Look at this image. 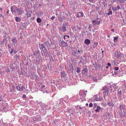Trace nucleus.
<instances>
[{"mask_svg": "<svg viewBox=\"0 0 126 126\" xmlns=\"http://www.w3.org/2000/svg\"><path fill=\"white\" fill-rule=\"evenodd\" d=\"M117 89V87L115 84H113L112 86H104L103 87L100 92H101L104 95V97L107 95H110V92L112 93L115 91Z\"/></svg>", "mask_w": 126, "mask_h": 126, "instance_id": "obj_1", "label": "nucleus"}, {"mask_svg": "<svg viewBox=\"0 0 126 126\" xmlns=\"http://www.w3.org/2000/svg\"><path fill=\"white\" fill-rule=\"evenodd\" d=\"M87 91H84L83 90H81L79 92V94L80 97V99L82 101H83L84 100H86L84 99L86 97Z\"/></svg>", "mask_w": 126, "mask_h": 126, "instance_id": "obj_2", "label": "nucleus"}, {"mask_svg": "<svg viewBox=\"0 0 126 126\" xmlns=\"http://www.w3.org/2000/svg\"><path fill=\"white\" fill-rule=\"evenodd\" d=\"M16 11L18 15H20L23 14L24 11L22 8H19L16 9Z\"/></svg>", "mask_w": 126, "mask_h": 126, "instance_id": "obj_3", "label": "nucleus"}, {"mask_svg": "<svg viewBox=\"0 0 126 126\" xmlns=\"http://www.w3.org/2000/svg\"><path fill=\"white\" fill-rule=\"evenodd\" d=\"M7 68L6 71L7 73H8L10 72V71L13 72L14 69H15V67L12 66L11 64H10L8 67H7Z\"/></svg>", "mask_w": 126, "mask_h": 126, "instance_id": "obj_4", "label": "nucleus"}, {"mask_svg": "<svg viewBox=\"0 0 126 126\" xmlns=\"http://www.w3.org/2000/svg\"><path fill=\"white\" fill-rule=\"evenodd\" d=\"M17 8L16 5H13L11 7V12L13 14V12L15 13L16 11V9Z\"/></svg>", "mask_w": 126, "mask_h": 126, "instance_id": "obj_5", "label": "nucleus"}, {"mask_svg": "<svg viewBox=\"0 0 126 126\" xmlns=\"http://www.w3.org/2000/svg\"><path fill=\"white\" fill-rule=\"evenodd\" d=\"M41 89V91L43 92V93L44 92H46L47 93L50 92V91H47V88L44 85L42 86Z\"/></svg>", "mask_w": 126, "mask_h": 126, "instance_id": "obj_6", "label": "nucleus"}, {"mask_svg": "<svg viewBox=\"0 0 126 126\" xmlns=\"http://www.w3.org/2000/svg\"><path fill=\"white\" fill-rule=\"evenodd\" d=\"M60 44L63 47H66L68 46L67 43L63 41L61 42Z\"/></svg>", "mask_w": 126, "mask_h": 126, "instance_id": "obj_7", "label": "nucleus"}, {"mask_svg": "<svg viewBox=\"0 0 126 126\" xmlns=\"http://www.w3.org/2000/svg\"><path fill=\"white\" fill-rule=\"evenodd\" d=\"M77 16L78 18H79L80 17H83L84 15L82 12H79L77 13Z\"/></svg>", "mask_w": 126, "mask_h": 126, "instance_id": "obj_8", "label": "nucleus"}, {"mask_svg": "<svg viewBox=\"0 0 126 126\" xmlns=\"http://www.w3.org/2000/svg\"><path fill=\"white\" fill-rule=\"evenodd\" d=\"M119 109L122 112V110H124L125 109V106L124 105H119Z\"/></svg>", "mask_w": 126, "mask_h": 126, "instance_id": "obj_9", "label": "nucleus"}, {"mask_svg": "<svg viewBox=\"0 0 126 126\" xmlns=\"http://www.w3.org/2000/svg\"><path fill=\"white\" fill-rule=\"evenodd\" d=\"M32 12V11L30 10L26 14V16L27 17L29 18L31 16V15Z\"/></svg>", "mask_w": 126, "mask_h": 126, "instance_id": "obj_10", "label": "nucleus"}, {"mask_svg": "<svg viewBox=\"0 0 126 126\" xmlns=\"http://www.w3.org/2000/svg\"><path fill=\"white\" fill-rule=\"evenodd\" d=\"M94 99L96 101H99L101 99V98L98 97L97 95H94Z\"/></svg>", "mask_w": 126, "mask_h": 126, "instance_id": "obj_11", "label": "nucleus"}, {"mask_svg": "<svg viewBox=\"0 0 126 126\" xmlns=\"http://www.w3.org/2000/svg\"><path fill=\"white\" fill-rule=\"evenodd\" d=\"M40 104L41 109H42L44 110L46 107V105L44 103H43L41 102L40 103Z\"/></svg>", "mask_w": 126, "mask_h": 126, "instance_id": "obj_12", "label": "nucleus"}, {"mask_svg": "<svg viewBox=\"0 0 126 126\" xmlns=\"http://www.w3.org/2000/svg\"><path fill=\"white\" fill-rule=\"evenodd\" d=\"M66 27L64 26V24H63V26L62 27L61 30L63 32H64L66 31Z\"/></svg>", "mask_w": 126, "mask_h": 126, "instance_id": "obj_13", "label": "nucleus"}, {"mask_svg": "<svg viewBox=\"0 0 126 126\" xmlns=\"http://www.w3.org/2000/svg\"><path fill=\"white\" fill-rule=\"evenodd\" d=\"M90 42L91 41L89 39H87L85 40L84 43L86 44L89 45L90 43Z\"/></svg>", "mask_w": 126, "mask_h": 126, "instance_id": "obj_14", "label": "nucleus"}, {"mask_svg": "<svg viewBox=\"0 0 126 126\" xmlns=\"http://www.w3.org/2000/svg\"><path fill=\"white\" fill-rule=\"evenodd\" d=\"M12 41L13 42V43L14 45L15 46L16 44L17 43V40H16V38H15L13 39H12Z\"/></svg>", "mask_w": 126, "mask_h": 126, "instance_id": "obj_15", "label": "nucleus"}, {"mask_svg": "<svg viewBox=\"0 0 126 126\" xmlns=\"http://www.w3.org/2000/svg\"><path fill=\"white\" fill-rule=\"evenodd\" d=\"M58 19L60 22H61L63 20V19L61 17V15H60L58 16Z\"/></svg>", "mask_w": 126, "mask_h": 126, "instance_id": "obj_16", "label": "nucleus"}, {"mask_svg": "<svg viewBox=\"0 0 126 126\" xmlns=\"http://www.w3.org/2000/svg\"><path fill=\"white\" fill-rule=\"evenodd\" d=\"M61 77H64L65 76L66 74L64 71L61 72Z\"/></svg>", "mask_w": 126, "mask_h": 126, "instance_id": "obj_17", "label": "nucleus"}, {"mask_svg": "<svg viewBox=\"0 0 126 126\" xmlns=\"http://www.w3.org/2000/svg\"><path fill=\"white\" fill-rule=\"evenodd\" d=\"M15 19L16 21L17 22H20L21 20L20 18L18 17H16Z\"/></svg>", "mask_w": 126, "mask_h": 126, "instance_id": "obj_18", "label": "nucleus"}, {"mask_svg": "<svg viewBox=\"0 0 126 126\" xmlns=\"http://www.w3.org/2000/svg\"><path fill=\"white\" fill-rule=\"evenodd\" d=\"M108 104L109 106H113V105L112 101L108 102Z\"/></svg>", "mask_w": 126, "mask_h": 126, "instance_id": "obj_19", "label": "nucleus"}, {"mask_svg": "<svg viewBox=\"0 0 126 126\" xmlns=\"http://www.w3.org/2000/svg\"><path fill=\"white\" fill-rule=\"evenodd\" d=\"M20 87H21V88H20V92L23 91L25 89V87L23 85H20Z\"/></svg>", "mask_w": 126, "mask_h": 126, "instance_id": "obj_20", "label": "nucleus"}, {"mask_svg": "<svg viewBox=\"0 0 126 126\" xmlns=\"http://www.w3.org/2000/svg\"><path fill=\"white\" fill-rule=\"evenodd\" d=\"M101 107L100 106H97V109H96L95 111L96 112H99L100 109Z\"/></svg>", "mask_w": 126, "mask_h": 126, "instance_id": "obj_21", "label": "nucleus"}, {"mask_svg": "<svg viewBox=\"0 0 126 126\" xmlns=\"http://www.w3.org/2000/svg\"><path fill=\"white\" fill-rule=\"evenodd\" d=\"M117 58H121L120 57L122 55V54L120 53V52H117Z\"/></svg>", "mask_w": 126, "mask_h": 126, "instance_id": "obj_22", "label": "nucleus"}, {"mask_svg": "<svg viewBox=\"0 0 126 126\" xmlns=\"http://www.w3.org/2000/svg\"><path fill=\"white\" fill-rule=\"evenodd\" d=\"M88 72V69L87 68H85L82 71V73H86Z\"/></svg>", "mask_w": 126, "mask_h": 126, "instance_id": "obj_23", "label": "nucleus"}, {"mask_svg": "<svg viewBox=\"0 0 126 126\" xmlns=\"http://www.w3.org/2000/svg\"><path fill=\"white\" fill-rule=\"evenodd\" d=\"M120 9V7L119 5H118L115 8L114 11H116L117 10H119Z\"/></svg>", "mask_w": 126, "mask_h": 126, "instance_id": "obj_24", "label": "nucleus"}, {"mask_svg": "<svg viewBox=\"0 0 126 126\" xmlns=\"http://www.w3.org/2000/svg\"><path fill=\"white\" fill-rule=\"evenodd\" d=\"M81 108L79 106H77L76 107V109H77L79 110V112H80V110H81Z\"/></svg>", "mask_w": 126, "mask_h": 126, "instance_id": "obj_25", "label": "nucleus"}, {"mask_svg": "<svg viewBox=\"0 0 126 126\" xmlns=\"http://www.w3.org/2000/svg\"><path fill=\"white\" fill-rule=\"evenodd\" d=\"M100 23V21H96L95 22V23H94V24H95V25H94L96 26V25H98Z\"/></svg>", "mask_w": 126, "mask_h": 126, "instance_id": "obj_26", "label": "nucleus"}, {"mask_svg": "<svg viewBox=\"0 0 126 126\" xmlns=\"http://www.w3.org/2000/svg\"><path fill=\"white\" fill-rule=\"evenodd\" d=\"M16 88L18 91H20V88H21V87H20V86H16Z\"/></svg>", "mask_w": 126, "mask_h": 126, "instance_id": "obj_27", "label": "nucleus"}, {"mask_svg": "<svg viewBox=\"0 0 126 126\" xmlns=\"http://www.w3.org/2000/svg\"><path fill=\"white\" fill-rule=\"evenodd\" d=\"M94 47H95L96 46H97V45H98V43L97 42H94Z\"/></svg>", "mask_w": 126, "mask_h": 126, "instance_id": "obj_28", "label": "nucleus"}, {"mask_svg": "<svg viewBox=\"0 0 126 126\" xmlns=\"http://www.w3.org/2000/svg\"><path fill=\"white\" fill-rule=\"evenodd\" d=\"M92 78L94 81L96 82L97 81V79H96V77H92Z\"/></svg>", "mask_w": 126, "mask_h": 126, "instance_id": "obj_29", "label": "nucleus"}, {"mask_svg": "<svg viewBox=\"0 0 126 126\" xmlns=\"http://www.w3.org/2000/svg\"><path fill=\"white\" fill-rule=\"evenodd\" d=\"M122 94V92L121 91H120L118 92V95L119 96H120Z\"/></svg>", "mask_w": 126, "mask_h": 126, "instance_id": "obj_30", "label": "nucleus"}, {"mask_svg": "<svg viewBox=\"0 0 126 126\" xmlns=\"http://www.w3.org/2000/svg\"><path fill=\"white\" fill-rule=\"evenodd\" d=\"M120 3H122L124 2L126 0H118Z\"/></svg>", "mask_w": 126, "mask_h": 126, "instance_id": "obj_31", "label": "nucleus"}, {"mask_svg": "<svg viewBox=\"0 0 126 126\" xmlns=\"http://www.w3.org/2000/svg\"><path fill=\"white\" fill-rule=\"evenodd\" d=\"M76 71L78 73H79L80 72V70L79 68H77V70Z\"/></svg>", "mask_w": 126, "mask_h": 126, "instance_id": "obj_32", "label": "nucleus"}, {"mask_svg": "<svg viewBox=\"0 0 126 126\" xmlns=\"http://www.w3.org/2000/svg\"><path fill=\"white\" fill-rule=\"evenodd\" d=\"M74 53H76V54H77L78 55H79V54L80 53V51L79 50H78L76 52V51H74Z\"/></svg>", "mask_w": 126, "mask_h": 126, "instance_id": "obj_33", "label": "nucleus"}, {"mask_svg": "<svg viewBox=\"0 0 126 126\" xmlns=\"http://www.w3.org/2000/svg\"><path fill=\"white\" fill-rule=\"evenodd\" d=\"M24 25L23 26L24 28H25L28 25L27 23H24Z\"/></svg>", "mask_w": 126, "mask_h": 126, "instance_id": "obj_34", "label": "nucleus"}, {"mask_svg": "<svg viewBox=\"0 0 126 126\" xmlns=\"http://www.w3.org/2000/svg\"><path fill=\"white\" fill-rule=\"evenodd\" d=\"M118 38V37H114V38H113L114 42H116V40H117Z\"/></svg>", "mask_w": 126, "mask_h": 126, "instance_id": "obj_35", "label": "nucleus"}, {"mask_svg": "<svg viewBox=\"0 0 126 126\" xmlns=\"http://www.w3.org/2000/svg\"><path fill=\"white\" fill-rule=\"evenodd\" d=\"M41 48L42 49L44 48L45 47V45H44L43 44H41Z\"/></svg>", "mask_w": 126, "mask_h": 126, "instance_id": "obj_36", "label": "nucleus"}, {"mask_svg": "<svg viewBox=\"0 0 126 126\" xmlns=\"http://www.w3.org/2000/svg\"><path fill=\"white\" fill-rule=\"evenodd\" d=\"M112 14V12L111 11H110L109 12V13H107V15H111Z\"/></svg>", "mask_w": 126, "mask_h": 126, "instance_id": "obj_37", "label": "nucleus"}, {"mask_svg": "<svg viewBox=\"0 0 126 126\" xmlns=\"http://www.w3.org/2000/svg\"><path fill=\"white\" fill-rule=\"evenodd\" d=\"M96 0H89L90 2H91L94 3L95 2Z\"/></svg>", "mask_w": 126, "mask_h": 126, "instance_id": "obj_38", "label": "nucleus"}, {"mask_svg": "<svg viewBox=\"0 0 126 126\" xmlns=\"http://www.w3.org/2000/svg\"><path fill=\"white\" fill-rule=\"evenodd\" d=\"M114 69L115 70L117 71L119 70V68L118 67H115Z\"/></svg>", "mask_w": 126, "mask_h": 126, "instance_id": "obj_39", "label": "nucleus"}, {"mask_svg": "<svg viewBox=\"0 0 126 126\" xmlns=\"http://www.w3.org/2000/svg\"><path fill=\"white\" fill-rule=\"evenodd\" d=\"M89 106L90 107H92L93 106V104L92 103H90L89 104Z\"/></svg>", "mask_w": 126, "mask_h": 126, "instance_id": "obj_40", "label": "nucleus"}, {"mask_svg": "<svg viewBox=\"0 0 126 126\" xmlns=\"http://www.w3.org/2000/svg\"><path fill=\"white\" fill-rule=\"evenodd\" d=\"M96 21H95V20H93V21H92L93 24V25H95V24H94V23H95Z\"/></svg>", "mask_w": 126, "mask_h": 126, "instance_id": "obj_41", "label": "nucleus"}, {"mask_svg": "<svg viewBox=\"0 0 126 126\" xmlns=\"http://www.w3.org/2000/svg\"><path fill=\"white\" fill-rule=\"evenodd\" d=\"M13 52V50L12 49H11V51H10V54H12Z\"/></svg>", "mask_w": 126, "mask_h": 126, "instance_id": "obj_42", "label": "nucleus"}, {"mask_svg": "<svg viewBox=\"0 0 126 126\" xmlns=\"http://www.w3.org/2000/svg\"><path fill=\"white\" fill-rule=\"evenodd\" d=\"M26 97V96L25 94H23L22 96V98H25Z\"/></svg>", "mask_w": 126, "mask_h": 126, "instance_id": "obj_43", "label": "nucleus"}, {"mask_svg": "<svg viewBox=\"0 0 126 126\" xmlns=\"http://www.w3.org/2000/svg\"><path fill=\"white\" fill-rule=\"evenodd\" d=\"M55 17L54 16H53L51 18V20H53L54 18H55Z\"/></svg>", "mask_w": 126, "mask_h": 126, "instance_id": "obj_44", "label": "nucleus"}, {"mask_svg": "<svg viewBox=\"0 0 126 126\" xmlns=\"http://www.w3.org/2000/svg\"><path fill=\"white\" fill-rule=\"evenodd\" d=\"M94 108H95L97 106V104L96 103H94Z\"/></svg>", "mask_w": 126, "mask_h": 126, "instance_id": "obj_45", "label": "nucleus"}, {"mask_svg": "<svg viewBox=\"0 0 126 126\" xmlns=\"http://www.w3.org/2000/svg\"><path fill=\"white\" fill-rule=\"evenodd\" d=\"M37 21L38 23H39V17H38L37 18Z\"/></svg>", "mask_w": 126, "mask_h": 126, "instance_id": "obj_46", "label": "nucleus"}, {"mask_svg": "<svg viewBox=\"0 0 126 126\" xmlns=\"http://www.w3.org/2000/svg\"><path fill=\"white\" fill-rule=\"evenodd\" d=\"M11 45L10 44H8V47L9 48H10Z\"/></svg>", "mask_w": 126, "mask_h": 126, "instance_id": "obj_47", "label": "nucleus"}, {"mask_svg": "<svg viewBox=\"0 0 126 126\" xmlns=\"http://www.w3.org/2000/svg\"><path fill=\"white\" fill-rule=\"evenodd\" d=\"M3 44H4V42L3 41L2 42H0V45H3Z\"/></svg>", "mask_w": 126, "mask_h": 126, "instance_id": "obj_48", "label": "nucleus"}, {"mask_svg": "<svg viewBox=\"0 0 126 126\" xmlns=\"http://www.w3.org/2000/svg\"><path fill=\"white\" fill-rule=\"evenodd\" d=\"M2 17L3 18L4 17V16L2 14H0V17Z\"/></svg>", "mask_w": 126, "mask_h": 126, "instance_id": "obj_49", "label": "nucleus"}, {"mask_svg": "<svg viewBox=\"0 0 126 126\" xmlns=\"http://www.w3.org/2000/svg\"><path fill=\"white\" fill-rule=\"evenodd\" d=\"M108 66H111V64L110 63H108Z\"/></svg>", "mask_w": 126, "mask_h": 126, "instance_id": "obj_50", "label": "nucleus"}, {"mask_svg": "<svg viewBox=\"0 0 126 126\" xmlns=\"http://www.w3.org/2000/svg\"><path fill=\"white\" fill-rule=\"evenodd\" d=\"M14 53L15 54L17 53V51H16V50H14Z\"/></svg>", "mask_w": 126, "mask_h": 126, "instance_id": "obj_51", "label": "nucleus"}, {"mask_svg": "<svg viewBox=\"0 0 126 126\" xmlns=\"http://www.w3.org/2000/svg\"><path fill=\"white\" fill-rule=\"evenodd\" d=\"M66 37L65 35H64L63 36V38L65 40V39H67L66 38H65V37Z\"/></svg>", "mask_w": 126, "mask_h": 126, "instance_id": "obj_52", "label": "nucleus"}, {"mask_svg": "<svg viewBox=\"0 0 126 126\" xmlns=\"http://www.w3.org/2000/svg\"><path fill=\"white\" fill-rule=\"evenodd\" d=\"M91 28V27L90 26H89V27H88V29H89V30L90 31H91V30H90V29Z\"/></svg>", "mask_w": 126, "mask_h": 126, "instance_id": "obj_53", "label": "nucleus"}, {"mask_svg": "<svg viewBox=\"0 0 126 126\" xmlns=\"http://www.w3.org/2000/svg\"><path fill=\"white\" fill-rule=\"evenodd\" d=\"M111 31L113 32H114V29H112L111 30Z\"/></svg>", "mask_w": 126, "mask_h": 126, "instance_id": "obj_54", "label": "nucleus"}, {"mask_svg": "<svg viewBox=\"0 0 126 126\" xmlns=\"http://www.w3.org/2000/svg\"><path fill=\"white\" fill-rule=\"evenodd\" d=\"M2 99L1 97H0V102L2 100Z\"/></svg>", "mask_w": 126, "mask_h": 126, "instance_id": "obj_55", "label": "nucleus"}, {"mask_svg": "<svg viewBox=\"0 0 126 126\" xmlns=\"http://www.w3.org/2000/svg\"><path fill=\"white\" fill-rule=\"evenodd\" d=\"M113 63H114V65L115 64H116V62H115V61H113Z\"/></svg>", "mask_w": 126, "mask_h": 126, "instance_id": "obj_56", "label": "nucleus"}, {"mask_svg": "<svg viewBox=\"0 0 126 126\" xmlns=\"http://www.w3.org/2000/svg\"><path fill=\"white\" fill-rule=\"evenodd\" d=\"M9 12V11L8 10L6 12V13L7 14H8Z\"/></svg>", "mask_w": 126, "mask_h": 126, "instance_id": "obj_57", "label": "nucleus"}, {"mask_svg": "<svg viewBox=\"0 0 126 126\" xmlns=\"http://www.w3.org/2000/svg\"><path fill=\"white\" fill-rule=\"evenodd\" d=\"M114 73L115 75H116L117 74L116 72H114Z\"/></svg>", "mask_w": 126, "mask_h": 126, "instance_id": "obj_58", "label": "nucleus"}, {"mask_svg": "<svg viewBox=\"0 0 126 126\" xmlns=\"http://www.w3.org/2000/svg\"><path fill=\"white\" fill-rule=\"evenodd\" d=\"M65 36H66L68 38H69V36L68 35H65Z\"/></svg>", "mask_w": 126, "mask_h": 126, "instance_id": "obj_59", "label": "nucleus"}, {"mask_svg": "<svg viewBox=\"0 0 126 126\" xmlns=\"http://www.w3.org/2000/svg\"><path fill=\"white\" fill-rule=\"evenodd\" d=\"M19 56H19V55H17V56L16 57H17V58H18L19 57Z\"/></svg>", "mask_w": 126, "mask_h": 126, "instance_id": "obj_60", "label": "nucleus"}, {"mask_svg": "<svg viewBox=\"0 0 126 126\" xmlns=\"http://www.w3.org/2000/svg\"><path fill=\"white\" fill-rule=\"evenodd\" d=\"M2 54V53H1V52L0 51V55H1Z\"/></svg>", "mask_w": 126, "mask_h": 126, "instance_id": "obj_61", "label": "nucleus"}, {"mask_svg": "<svg viewBox=\"0 0 126 126\" xmlns=\"http://www.w3.org/2000/svg\"><path fill=\"white\" fill-rule=\"evenodd\" d=\"M106 68H109L108 66H106Z\"/></svg>", "mask_w": 126, "mask_h": 126, "instance_id": "obj_62", "label": "nucleus"}, {"mask_svg": "<svg viewBox=\"0 0 126 126\" xmlns=\"http://www.w3.org/2000/svg\"><path fill=\"white\" fill-rule=\"evenodd\" d=\"M2 10V9L1 8H0V10Z\"/></svg>", "mask_w": 126, "mask_h": 126, "instance_id": "obj_63", "label": "nucleus"}, {"mask_svg": "<svg viewBox=\"0 0 126 126\" xmlns=\"http://www.w3.org/2000/svg\"><path fill=\"white\" fill-rule=\"evenodd\" d=\"M42 21L41 19L40 18V22H41Z\"/></svg>", "mask_w": 126, "mask_h": 126, "instance_id": "obj_64", "label": "nucleus"}]
</instances>
